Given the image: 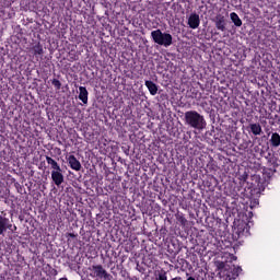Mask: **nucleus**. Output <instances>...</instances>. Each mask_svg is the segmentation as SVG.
Returning <instances> with one entry per match:
<instances>
[{
  "mask_svg": "<svg viewBox=\"0 0 280 280\" xmlns=\"http://www.w3.org/2000/svg\"><path fill=\"white\" fill-rule=\"evenodd\" d=\"M185 122L190 128H195V130H205L207 128V120H205V116L200 115V113L196 110H189L185 113Z\"/></svg>",
  "mask_w": 280,
  "mask_h": 280,
  "instance_id": "obj_1",
  "label": "nucleus"
},
{
  "mask_svg": "<svg viewBox=\"0 0 280 280\" xmlns=\"http://www.w3.org/2000/svg\"><path fill=\"white\" fill-rule=\"evenodd\" d=\"M151 38L156 45L162 47H171L174 43V37L170 33H163L161 30H155L151 32Z\"/></svg>",
  "mask_w": 280,
  "mask_h": 280,
  "instance_id": "obj_2",
  "label": "nucleus"
},
{
  "mask_svg": "<svg viewBox=\"0 0 280 280\" xmlns=\"http://www.w3.org/2000/svg\"><path fill=\"white\" fill-rule=\"evenodd\" d=\"M46 161L48 165L51 167V179L57 185V187H60L61 184L65 183V175H62V168H60V165H58V162L56 160L47 156Z\"/></svg>",
  "mask_w": 280,
  "mask_h": 280,
  "instance_id": "obj_3",
  "label": "nucleus"
},
{
  "mask_svg": "<svg viewBox=\"0 0 280 280\" xmlns=\"http://www.w3.org/2000/svg\"><path fill=\"white\" fill-rule=\"evenodd\" d=\"M234 234L237 237H248L250 235V225L244 220L234 221Z\"/></svg>",
  "mask_w": 280,
  "mask_h": 280,
  "instance_id": "obj_4",
  "label": "nucleus"
},
{
  "mask_svg": "<svg viewBox=\"0 0 280 280\" xmlns=\"http://www.w3.org/2000/svg\"><path fill=\"white\" fill-rule=\"evenodd\" d=\"M90 271V277L97 278V279H103V280H110V273L104 269L102 265H93L92 267L89 268Z\"/></svg>",
  "mask_w": 280,
  "mask_h": 280,
  "instance_id": "obj_5",
  "label": "nucleus"
},
{
  "mask_svg": "<svg viewBox=\"0 0 280 280\" xmlns=\"http://www.w3.org/2000/svg\"><path fill=\"white\" fill-rule=\"evenodd\" d=\"M7 231L14 233V231H16V225H13L12 222H10V219L0 215V235H3Z\"/></svg>",
  "mask_w": 280,
  "mask_h": 280,
  "instance_id": "obj_6",
  "label": "nucleus"
},
{
  "mask_svg": "<svg viewBox=\"0 0 280 280\" xmlns=\"http://www.w3.org/2000/svg\"><path fill=\"white\" fill-rule=\"evenodd\" d=\"M188 26L190 30H198L200 27V15L191 13L188 18Z\"/></svg>",
  "mask_w": 280,
  "mask_h": 280,
  "instance_id": "obj_7",
  "label": "nucleus"
},
{
  "mask_svg": "<svg viewBox=\"0 0 280 280\" xmlns=\"http://www.w3.org/2000/svg\"><path fill=\"white\" fill-rule=\"evenodd\" d=\"M68 163L71 170H74V172H80V170H82V164L80 163V161H78L75 155L68 156Z\"/></svg>",
  "mask_w": 280,
  "mask_h": 280,
  "instance_id": "obj_8",
  "label": "nucleus"
},
{
  "mask_svg": "<svg viewBox=\"0 0 280 280\" xmlns=\"http://www.w3.org/2000/svg\"><path fill=\"white\" fill-rule=\"evenodd\" d=\"M214 23H215L217 30H219L220 32H224L226 30V22L223 15H217Z\"/></svg>",
  "mask_w": 280,
  "mask_h": 280,
  "instance_id": "obj_9",
  "label": "nucleus"
},
{
  "mask_svg": "<svg viewBox=\"0 0 280 280\" xmlns=\"http://www.w3.org/2000/svg\"><path fill=\"white\" fill-rule=\"evenodd\" d=\"M79 100L84 104H89V91L84 86L79 88Z\"/></svg>",
  "mask_w": 280,
  "mask_h": 280,
  "instance_id": "obj_10",
  "label": "nucleus"
},
{
  "mask_svg": "<svg viewBox=\"0 0 280 280\" xmlns=\"http://www.w3.org/2000/svg\"><path fill=\"white\" fill-rule=\"evenodd\" d=\"M241 273H242V267H235V266L231 268V271L226 272L229 279H237V277H240Z\"/></svg>",
  "mask_w": 280,
  "mask_h": 280,
  "instance_id": "obj_11",
  "label": "nucleus"
},
{
  "mask_svg": "<svg viewBox=\"0 0 280 280\" xmlns=\"http://www.w3.org/2000/svg\"><path fill=\"white\" fill-rule=\"evenodd\" d=\"M250 132L255 135V137H259L264 130L261 129V125L254 122L249 125Z\"/></svg>",
  "mask_w": 280,
  "mask_h": 280,
  "instance_id": "obj_12",
  "label": "nucleus"
},
{
  "mask_svg": "<svg viewBox=\"0 0 280 280\" xmlns=\"http://www.w3.org/2000/svg\"><path fill=\"white\" fill-rule=\"evenodd\" d=\"M144 84L149 90V93H151L152 95H156V93H159V86H156L154 82L145 81Z\"/></svg>",
  "mask_w": 280,
  "mask_h": 280,
  "instance_id": "obj_13",
  "label": "nucleus"
},
{
  "mask_svg": "<svg viewBox=\"0 0 280 280\" xmlns=\"http://www.w3.org/2000/svg\"><path fill=\"white\" fill-rule=\"evenodd\" d=\"M270 143H271L272 148H279L280 135L278 132L271 133Z\"/></svg>",
  "mask_w": 280,
  "mask_h": 280,
  "instance_id": "obj_14",
  "label": "nucleus"
},
{
  "mask_svg": "<svg viewBox=\"0 0 280 280\" xmlns=\"http://www.w3.org/2000/svg\"><path fill=\"white\" fill-rule=\"evenodd\" d=\"M230 19L236 27H242V19H240V15H237V13L235 12L230 13Z\"/></svg>",
  "mask_w": 280,
  "mask_h": 280,
  "instance_id": "obj_15",
  "label": "nucleus"
},
{
  "mask_svg": "<svg viewBox=\"0 0 280 280\" xmlns=\"http://www.w3.org/2000/svg\"><path fill=\"white\" fill-rule=\"evenodd\" d=\"M32 50L34 56H43V45H40V43H35Z\"/></svg>",
  "mask_w": 280,
  "mask_h": 280,
  "instance_id": "obj_16",
  "label": "nucleus"
},
{
  "mask_svg": "<svg viewBox=\"0 0 280 280\" xmlns=\"http://www.w3.org/2000/svg\"><path fill=\"white\" fill-rule=\"evenodd\" d=\"M268 163H270V165H272V167H279L280 162L277 158H275V155L270 156L268 159Z\"/></svg>",
  "mask_w": 280,
  "mask_h": 280,
  "instance_id": "obj_17",
  "label": "nucleus"
},
{
  "mask_svg": "<svg viewBox=\"0 0 280 280\" xmlns=\"http://www.w3.org/2000/svg\"><path fill=\"white\" fill-rule=\"evenodd\" d=\"M156 280H167V272L166 271L160 272L156 277Z\"/></svg>",
  "mask_w": 280,
  "mask_h": 280,
  "instance_id": "obj_18",
  "label": "nucleus"
},
{
  "mask_svg": "<svg viewBox=\"0 0 280 280\" xmlns=\"http://www.w3.org/2000/svg\"><path fill=\"white\" fill-rule=\"evenodd\" d=\"M52 84L55 85L56 89H60V86H62V84L60 83V81L57 80V79H54V80H52Z\"/></svg>",
  "mask_w": 280,
  "mask_h": 280,
  "instance_id": "obj_19",
  "label": "nucleus"
},
{
  "mask_svg": "<svg viewBox=\"0 0 280 280\" xmlns=\"http://www.w3.org/2000/svg\"><path fill=\"white\" fill-rule=\"evenodd\" d=\"M229 257H230V261H236L237 260V257L234 256L233 254H229Z\"/></svg>",
  "mask_w": 280,
  "mask_h": 280,
  "instance_id": "obj_20",
  "label": "nucleus"
},
{
  "mask_svg": "<svg viewBox=\"0 0 280 280\" xmlns=\"http://www.w3.org/2000/svg\"><path fill=\"white\" fill-rule=\"evenodd\" d=\"M180 222H182V224H185V222H187V219H185V218H180Z\"/></svg>",
  "mask_w": 280,
  "mask_h": 280,
  "instance_id": "obj_21",
  "label": "nucleus"
},
{
  "mask_svg": "<svg viewBox=\"0 0 280 280\" xmlns=\"http://www.w3.org/2000/svg\"><path fill=\"white\" fill-rule=\"evenodd\" d=\"M59 280H68L67 278H61V279H59Z\"/></svg>",
  "mask_w": 280,
  "mask_h": 280,
  "instance_id": "obj_22",
  "label": "nucleus"
},
{
  "mask_svg": "<svg viewBox=\"0 0 280 280\" xmlns=\"http://www.w3.org/2000/svg\"><path fill=\"white\" fill-rule=\"evenodd\" d=\"M173 280H180V278H174Z\"/></svg>",
  "mask_w": 280,
  "mask_h": 280,
  "instance_id": "obj_23",
  "label": "nucleus"
}]
</instances>
